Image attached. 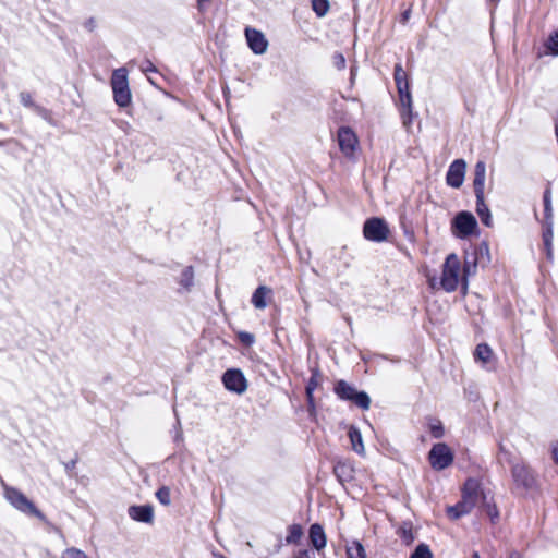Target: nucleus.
<instances>
[{
  "label": "nucleus",
  "instance_id": "nucleus-1",
  "mask_svg": "<svg viewBox=\"0 0 558 558\" xmlns=\"http://www.w3.org/2000/svg\"><path fill=\"white\" fill-rule=\"evenodd\" d=\"M477 264L475 259H465L463 266L457 254H449L444 264L441 277L439 280L435 276L428 277V283L432 289H442L446 292H453L460 283L468 288V278L475 274Z\"/></svg>",
  "mask_w": 558,
  "mask_h": 558
},
{
  "label": "nucleus",
  "instance_id": "nucleus-2",
  "mask_svg": "<svg viewBox=\"0 0 558 558\" xmlns=\"http://www.w3.org/2000/svg\"><path fill=\"white\" fill-rule=\"evenodd\" d=\"M485 497L476 480L470 478L465 482L462 499L456 505L447 508L448 515L456 520L470 513L475 506L484 501Z\"/></svg>",
  "mask_w": 558,
  "mask_h": 558
},
{
  "label": "nucleus",
  "instance_id": "nucleus-3",
  "mask_svg": "<svg viewBox=\"0 0 558 558\" xmlns=\"http://www.w3.org/2000/svg\"><path fill=\"white\" fill-rule=\"evenodd\" d=\"M111 87L116 104L120 107L129 106L132 100V95L129 88L128 71L125 68H119L113 71Z\"/></svg>",
  "mask_w": 558,
  "mask_h": 558
},
{
  "label": "nucleus",
  "instance_id": "nucleus-4",
  "mask_svg": "<svg viewBox=\"0 0 558 558\" xmlns=\"http://www.w3.org/2000/svg\"><path fill=\"white\" fill-rule=\"evenodd\" d=\"M478 225L476 218L470 211H460L451 222V232L458 239H468L477 234Z\"/></svg>",
  "mask_w": 558,
  "mask_h": 558
},
{
  "label": "nucleus",
  "instance_id": "nucleus-5",
  "mask_svg": "<svg viewBox=\"0 0 558 558\" xmlns=\"http://www.w3.org/2000/svg\"><path fill=\"white\" fill-rule=\"evenodd\" d=\"M5 499L19 511L34 515L44 520V514L35 507V505L19 489L13 487L4 488Z\"/></svg>",
  "mask_w": 558,
  "mask_h": 558
},
{
  "label": "nucleus",
  "instance_id": "nucleus-6",
  "mask_svg": "<svg viewBox=\"0 0 558 558\" xmlns=\"http://www.w3.org/2000/svg\"><path fill=\"white\" fill-rule=\"evenodd\" d=\"M335 392L340 399L352 401L363 410H367L371 405V399L366 392L357 391L344 380H339L336 384Z\"/></svg>",
  "mask_w": 558,
  "mask_h": 558
},
{
  "label": "nucleus",
  "instance_id": "nucleus-7",
  "mask_svg": "<svg viewBox=\"0 0 558 558\" xmlns=\"http://www.w3.org/2000/svg\"><path fill=\"white\" fill-rule=\"evenodd\" d=\"M428 460L434 470L441 471L452 464L453 453L446 444L438 442L432 447Z\"/></svg>",
  "mask_w": 558,
  "mask_h": 558
},
{
  "label": "nucleus",
  "instance_id": "nucleus-8",
  "mask_svg": "<svg viewBox=\"0 0 558 558\" xmlns=\"http://www.w3.org/2000/svg\"><path fill=\"white\" fill-rule=\"evenodd\" d=\"M511 473L517 487L524 490H530L535 487L536 477L533 471L524 463H515L512 466Z\"/></svg>",
  "mask_w": 558,
  "mask_h": 558
},
{
  "label": "nucleus",
  "instance_id": "nucleus-9",
  "mask_svg": "<svg viewBox=\"0 0 558 558\" xmlns=\"http://www.w3.org/2000/svg\"><path fill=\"white\" fill-rule=\"evenodd\" d=\"M364 236L374 242H383L387 239L389 229L380 218L368 219L363 229Z\"/></svg>",
  "mask_w": 558,
  "mask_h": 558
},
{
  "label": "nucleus",
  "instance_id": "nucleus-10",
  "mask_svg": "<svg viewBox=\"0 0 558 558\" xmlns=\"http://www.w3.org/2000/svg\"><path fill=\"white\" fill-rule=\"evenodd\" d=\"M338 143L340 150L349 158L354 157L359 148V140L355 133L347 126L340 128L338 131Z\"/></svg>",
  "mask_w": 558,
  "mask_h": 558
},
{
  "label": "nucleus",
  "instance_id": "nucleus-11",
  "mask_svg": "<svg viewBox=\"0 0 558 558\" xmlns=\"http://www.w3.org/2000/svg\"><path fill=\"white\" fill-rule=\"evenodd\" d=\"M222 381L226 389L238 395H242L247 388V381L239 369H228L222 376Z\"/></svg>",
  "mask_w": 558,
  "mask_h": 558
},
{
  "label": "nucleus",
  "instance_id": "nucleus-12",
  "mask_svg": "<svg viewBox=\"0 0 558 558\" xmlns=\"http://www.w3.org/2000/svg\"><path fill=\"white\" fill-rule=\"evenodd\" d=\"M466 162L463 159H456L453 162H451L447 171V184L453 189H459L464 182Z\"/></svg>",
  "mask_w": 558,
  "mask_h": 558
},
{
  "label": "nucleus",
  "instance_id": "nucleus-13",
  "mask_svg": "<svg viewBox=\"0 0 558 558\" xmlns=\"http://www.w3.org/2000/svg\"><path fill=\"white\" fill-rule=\"evenodd\" d=\"M245 38L250 49L255 54H264L268 49V40L265 35L253 27L245 28Z\"/></svg>",
  "mask_w": 558,
  "mask_h": 558
},
{
  "label": "nucleus",
  "instance_id": "nucleus-14",
  "mask_svg": "<svg viewBox=\"0 0 558 558\" xmlns=\"http://www.w3.org/2000/svg\"><path fill=\"white\" fill-rule=\"evenodd\" d=\"M129 517L136 521L147 524L154 522V508L150 505L131 506L128 509Z\"/></svg>",
  "mask_w": 558,
  "mask_h": 558
},
{
  "label": "nucleus",
  "instance_id": "nucleus-15",
  "mask_svg": "<svg viewBox=\"0 0 558 558\" xmlns=\"http://www.w3.org/2000/svg\"><path fill=\"white\" fill-rule=\"evenodd\" d=\"M486 181V165L484 161H477L474 167V193L476 198H481L484 195Z\"/></svg>",
  "mask_w": 558,
  "mask_h": 558
},
{
  "label": "nucleus",
  "instance_id": "nucleus-16",
  "mask_svg": "<svg viewBox=\"0 0 558 558\" xmlns=\"http://www.w3.org/2000/svg\"><path fill=\"white\" fill-rule=\"evenodd\" d=\"M310 541L316 550H322L326 547L327 537L323 526L318 523L312 524L310 527Z\"/></svg>",
  "mask_w": 558,
  "mask_h": 558
},
{
  "label": "nucleus",
  "instance_id": "nucleus-17",
  "mask_svg": "<svg viewBox=\"0 0 558 558\" xmlns=\"http://www.w3.org/2000/svg\"><path fill=\"white\" fill-rule=\"evenodd\" d=\"M271 289L266 286H259L252 295V304L264 310L267 306V299L271 295Z\"/></svg>",
  "mask_w": 558,
  "mask_h": 558
},
{
  "label": "nucleus",
  "instance_id": "nucleus-18",
  "mask_svg": "<svg viewBox=\"0 0 558 558\" xmlns=\"http://www.w3.org/2000/svg\"><path fill=\"white\" fill-rule=\"evenodd\" d=\"M348 436L351 441L352 449L360 456H365V447L361 432L355 426H350Z\"/></svg>",
  "mask_w": 558,
  "mask_h": 558
},
{
  "label": "nucleus",
  "instance_id": "nucleus-19",
  "mask_svg": "<svg viewBox=\"0 0 558 558\" xmlns=\"http://www.w3.org/2000/svg\"><path fill=\"white\" fill-rule=\"evenodd\" d=\"M476 213L485 226H492L493 218L489 208L485 204L484 195L481 198H476Z\"/></svg>",
  "mask_w": 558,
  "mask_h": 558
},
{
  "label": "nucleus",
  "instance_id": "nucleus-20",
  "mask_svg": "<svg viewBox=\"0 0 558 558\" xmlns=\"http://www.w3.org/2000/svg\"><path fill=\"white\" fill-rule=\"evenodd\" d=\"M397 534L405 545H410L415 539L412 523L403 522L397 530Z\"/></svg>",
  "mask_w": 558,
  "mask_h": 558
},
{
  "label": "nucleus",
  "instance_id": "nucleus-21",
  "mask_svg": "<svg viewBox=\"0 0 558 558\" xmlns=\"http://www.w3.org/2000/svg\"><path fill=\"white\" fill-rule=\"evenodd\" d=\"M475 359L483 364H488L493 357V351L487 344H478L475 349Z\"/></svg>",
  "mask_w": 558,
  "mask_h": 558
},
{
  "label": "nucleus",
  "instance_id": "nucleus-22",
  "mask_svg": "<svg viewBox=\"0 0 558 558\" xmlns=\"http://www.w3.org/2000/svg\"><path fill=\"white\" fill-rule=\"evenodd\" d=\"M543 241L546 248V254L550 258L553 256V230L551 222L547 221L543 232Z\"/></svg>",
  "mask_w": 558,
  "mask_h": 558
},
{
  "label": "nucleus",
  "instance_id": "nucleus-23",
  "mask_svg": "<svg viewBox=\"0 0 558 558\" xmlns=\"http://www.w3.org/2000/svg\"><path fill=\"white\" fill-rule=\"evenodd\" d=\"M348 558H366V553L360 542H352L347 548Z\"/></svg>",
  "mask_w": 558,
  "mask_h": 558
},
{
  "label": "nucleus",
  "instance_id": "nucleus-24",
  "mask_svg": "<svg viewBox=\"0 0 558 558\" xmlns=\"http://www.w3.org/2000/svg\"><path fill=\"white\" fill-rule=\"evenodd\" d=\"M193 282H194L193 268L191 266L185 267L180 277V284L184 289L189 290L193 286Z\"/></svg>",
  "mask_w": 558,
  "mask_h": 558
},
{
  "label": "nucleus",
  "instance_id": "nucleus-25",
  "mask_svg": "<svg viewBox=\"0 0 558 558\" xmlns=\"http://www.w3.org/2000/svg\"><path fill=\"white\" fill-rule=\"evenodd\" d=\"M303 535L302 527L298 524H293L289 527L286 542L288 544H296Z\"/></svg>",
  "mask_w": 558,
  "mask_h": 558
},
{
  "label": "nucleus",
  "instance_id": "nucleus-26",
  "mask_svg": "<svg viewBox=\"0 0 558 558\" xmlns=\"http://www.w3.org/2000/svg\"><path fill=\"white\" fill-rule=\"evenodd\" d=\"M428 428L434 438H441L445 435L442 423L438 420H432Z\"/></svg>",
  "mask_w": 558,
  "mask_h": 558
},
{
  "label": "nucleus",
  "instance_id": "nucleus-27",
  "mask_svg": "<svg viewBox=\"0 0 558 558\" xmlns=\"http://www.w3.org/2000/svg\"><path fill=\"white\" fill-rule=\"evenodd\" d=\"M312 7L318 16H324L329 10L328 0H312Z\"/></svg>",
  "mask_w": 558,
  "mask_h": 558
},
{
  "label": "nucleus",
  "instance_id": "nucleus-28",
  "mask_svg": "<svg viewBox=\"0 0 558 558\" xmlns=\"http://www.w3.org/2000/svg\"><path fill=\"white\" fill-rule=\"evenodd\" d=\"M393 76H395L396 85L409 84L408 75L400 63H397L395 65Z\"/></svg>",
  "mask_w": 558,
  "mask_h": 558
},
{
  "label": "nucleus",
  "instance_id": "nucleus-29",
  "mask_svg": "<svg viewBox=\"0 0 558 558\" xmlns=\"http://www.w3.org/2000/svg\"><path fill=\"white\" fill-rule=\"evenodd\" d=\"M61 558H89L83 550L76 547H70L63 550Z\"/></svg>",
  "mask_w": 558,
  "mask_h": 558
},
{
  "label": "nucleus",
  "instance_id": "nucleus-30",
  "mask_svg": "<svg viewBox=\"0 0 558 558\" xmlns=\"http://www.w3.org/2000/svg\"><path fill=\"white\" fill-rule=\"evenodd\" d=\"M410 558H432V551L425 544H420Z\"/></svg>",
  "mask_w": 558,
  "mask_h": 558
},
{
  "label": "nucleus",
  "instance_id": "nucleus-31",
  "mask_svg": "<svg viewBox=\"0 0 558 558\" xmlns=\"http://www.w3.org/2000/svg\"><path fill=\"white\" fill-rule=\"evenodd\" d=\"M157 499L165 506L170 505L171 498H170V489L166 486L159 488L156 492Z\"/></svg>",
  "mask_w": 558,
  "mask_h": 558
},
{
  "label": "nucleus",
  "instance_id": "nucleus-32",
  "mask_svg": "<svg viewBox=\"0 0 558 558\" xmlns=\"http://www.w3.org/2000/svg\"><path fill=\"white\" fill-rule=\"evenodd\" d=\"M544 207H545V219L547 222L551 219V216H553L550 191L548 189L544 193Z\"/></svg>",
  "mask_w": 558,
  "mask_h": 558
},
{
  "label": "nucleus",
  "instance_id": "nucleus-33",
  "mask_svg": "<svg viewBox=\"0 0 558 558\" xmlns=\"http://www.w3.org/2000/svg\"><path fill=\"white\" fill-rule=\"evenodd\" d=\"M317 385H318V379L314 375L311 377V379L308 380L307 386H306V395H307L308 403L312 407L314 405L313 392L316 389Z\"/></svg>",
  "mask_w": 558,
  "mask_h": 558
},
{
  "label": "nucleus",
  "instance_id": "nucleus-34",
  "mask_svg": "<svg viewBox=\"0 0 558 558\" xmlns=\"http://www.w3.org/2000/svg\"><path fill=\"white\" fill-rule=\"evenodd\" d=\"M547 48L551 51L553 54H558V32L554 33L549 37Z\"/></svg>",
  "mask_w": 558,
  "mask_h": 558
},
{
  "label": "nucleus",
  "instance_id": "nucleus-35",
  "mask_svg": "<svg viewBox=\"0 0 558 558\" xmlns=\"http://www.w3.org/2000/svg\"><path fill=\"white\" fill-rule=\"evenodd\" d=\"M333 64L338 70H343L345 68V58L342 53H336L333 56Z\"/></svg>",
  "mask_w": 558,
  "mask_h": 558
},
{
  "label": "nucleus",
  "instance_id": "nucleus-36",
  "mask_svg": "<svg viewBox=\"0 0 558 558\" xmlns=\"http://www.w3.org/2000/svg\"><path fill=\"white\" fill-rule=\"evenodd\" d=\"M400 101H401V105L402 107L407 108L408 111L410 112L411 111V108H412V98H411V94H408V95H403L400 97Z\"/></svg>",
  "mask_w": 558,
  "mask_h": 558
},
{
  "label": "nucleus",
  "instance_id": "nucleus-37",
  "mask_svg": "<svg viewBox=\"0 0 558 558\" xmlns=\"http://www.w3.org/2000/svg\"><path fill=\"white\" fill-rule=\"evenodd\" d=\"M20 100L26 107H31L33 105L32 96L28 93H25V92L21 93Z\"/></svg>",
  "mask_w": 558,
  "mask_h": 558
},
{
  "label": "nucleus",
  "instance_id": "nucleus-38",
  "mask_svg": "<svg viewBox=\"0 0 558 558\" xmlns=\"http://www.w3.org/2000/svg\"><path fill=\"white\" fill-rule=\"evenodd\" d=\"M293 558H314V557H312V554L310 550L299 549L298 551L294 553Z\"/></svg>",
  "mask_w": 558,
  "mask_h": 558
},
{
  "label": "nucleus",
  "instance_id": "nucleus-39",
  "mask_svg": "<svg viewBox=\"0 0 558 558\" xmlns=\"http://www.w3.org/2000/svg\"><path fill=\"white\" fill-rule=\"evenodd\" d=\"M399 97L410 94L409 84L397 85Z\"/></svg>",
  "mask_w": 558,
  "mask_h": 558
},
{
  "label": "nucleus",
  "instance_id": "nucleus-40",
  "mask_svg": "<svg viewBox=\"0 0 558 558\" xmlns=\"http://www.w3.org/2000/svg\"><path fill=\"white\" fill-rule=\"evenodd\" d=\"M551 457L555 463L558 464V441H555L551 445Z\"/></svg>",
  "mask_w": 558,
  "mask_h": 558
},
{
  "label": "nucleus",
  "instance_id": "nucleus-41",
  "mask_svg": "<svg viewBox=\"0 0 558 558\" xmlns=\"http://www.w3.org/2000/svg\"><path fill=\"white\" fill-rule=\"evenodd\" d=\"M487 514L490 517L492 521L498 518V511L495 507H487Z\"/></svg>",
  "mask_w": 558,
  "mask_h": 558
},
{
  "label": "nucleus",
  "instance_id": "nucleus-42",
  "mask_svg": "<svg viewBox=\"0 0 558 558\" xmlns=\"http://www.w3.org/2000/svg\"><path fill=\"white\" fill-rule=\"evenodd\" d=\"M210 2V0H197L198 9L199 11H205L207 4Z\"/></svg>",
  "mask_w": 558,
  "mask_h": 558
},
{
  "label": "nucleus",
  "instance_id": "nucleus-43",
  "mask_svg": "<svg viewBox=\"0 0 558 558\" xmlns=\"http://www.w3.org/2000/svg\"><path fill=\"white\" fill-rule=\"evenodd\" d=\"M142 70H143L144 72H147V71H155V68H154V65H153L149 61H147V62H145V64L142 66Z\"/></svg>",
  "mask_w": 558,
  "mask_h": 558
},
{
  "label": "nucleus",
  "instance_id": "nucleus-44",
  "mask_svg": "<svg viewBox=\"0 0 558 558\" xmlns=\"http://www.w3.org/2000/svg\"><path fill=\"white\" fill-rule=\"evenodd\" d=\"M181 439H182V433H181V430H179L175 436V440H181Z\"/></svg>",
  "mask_w": 558,
  "mask_h": 558
},
{
  "label": "nucleus",
  "instance_id": "nucleus-45",
  "mask_svg": "<svg viewBox=\"0 0 558 558\" xmlns=\"http://www.w3.org/2000/svg\"><path fill=\"white\" fill-rule=\"evenodd\" d=\"M213 558H226V557H223V556H222V555H220V554H214V555H213Z\"/></svg>",
  "mask_w": 558,
  "mask_h": 558
},
{
  "label": "nucleus",
  "instance_id": "nucleus-46",
  "mask_svg": "<svg viewBox=\"0 0 558 558\" xmlns=\"http://www.w3.org/2000/svg\"><path fill=\"white\" fill-rule=\"evenodd\" d=\"M472 558H481V557H480L478 553L475 551V553H473Z\"/></svg>",
  "mask_w": 558,
  "mask_h": 558
},
{
  "label": "nucleus",
  "instance_id": "nucleus-47",
  "mask_svg": "<svg viewBox=\"0 0 558 558\" xmlns=\"http://www.w3.org/2000/svg\"><path fill=\"white\" fill-rule=\"evenodd\" d=\"M510 558H521V557H520V555H518V554H513V555H511V557H510Z\"/></svg>",
  "mask_w": 558,
  "mask_h": 558
},
{
  "label": "nucleus",
  "instance_id": "nucleus-48",
  "mask_svg": "<svg viewBox=\"0 0 558 558\" xmlns=\"http://www.w3.org/2000/svg\"><path fill=\"white\" fill-rule=\"evenodd\" d=\"M245 340L252 341V336L246 335Z\"/></svg>",
  "mask_w": 558,
  "mask_h": 558
},
{
  "label": "nucleus",
  "instance_id": "nucleus-49",
  "mask_svg": "<svg viewBox=\"0 0 558 558\" xmlns=\"http://www.w3.org/2000/svg\"><path fill=\"white\" fill-rule=\"evenodd\" d=\"M245 340L252 341V336L246 335Z\"/></svg>",
  "mask_w": 558,
  "mask_h": 558
}]
</instances>
